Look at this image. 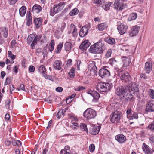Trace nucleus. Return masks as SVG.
Returning <instances> with one entry per match:
<instances>
[{"label":"nucleus","mask_w":154,"mask_h":154,"mask_svg":"<svg viewBox=\"0 0 154 154\" xmlns=\"http://www.w3.org/2000/svg\"><path fill=\"white\" fill-rule=\"evenodd\" d=\"M88 68L90 71L93 72L95 73L97 69L95 65V63L93 61H91L89 62V63L88 65Z\"/></svg>","instance_id":"20"},{"label":"nucleus","mask_w":154,"mask_h":154,"mask_svg":"<svg viewBox=\"0 0 154 154\" xmlns=\"http://www.w3.org/2000/svg\"><path fill=\"white\" fill-rule=\"evenodd\" d=\"M116 140L119 143L122 144L126 140V137L122 134H119L115 136Z\"/></svg>","instance_id":"13"},{"label":"nucleus","mask_w":154,"mask_h":154,"mask_svg":"<svg viewBox=\"0 0 154 154\" xmlns=\"http://www.w3.org/2000/svg\"><path fill=\"white\" fill-rule=\"evenodd\" d=\"M127 26L124 25L123 23H121L117 26V29L119 33L121 35L125 33L128 29Z\"/></svg>","instance_id":"14"},{"label":"nucleus","mask_w":154,"mask_h":154,"mask_svg":"<svg viewBox=\"0 0 154 154\" xmlns=\"http://www.w3.org/2000/svg\"><path fill=\"white\" fill-rule=\"evenodd\" d=\"M96 115V111L91 108L87 109L83 113L84 116L88 119L94 118Z\"/></svg>","instance_id":"6"},{"label":"nucleus","mask_w":154,"mask_h":154,"mask_svg":"<svg viewBox=\"0 0 154 154\" xmlns=\"http://www.w3.org/2000/svg\"><path fill=\"white\" fill-rule=\"evenodd\" d=\"M149 142L151 144H154V136L151 135L149 138Z\"/></svg>","instance_id":"51"},{"label":"nucleus","mask_w":154,"mask_h":154,"mask_svg":"<svg viewBox=\"0 0 154 154\" xmlns=\"http://www.w3.org/2000/svg\"><path fill=\"white\" fill-rule=\"evenodd\" d=\"M89 149L90 152H93L95 149V145L93 144H90L89 147Z\"/></svg>","instance_id":"47"},{"label":"nucleus","mask_w":154,"mask_h":154,"mask_svg":"<svg viewBox=\"0 0 154 154\" xmlns=\"http://www.w3.org/2000/svg\"><path fill=\"white\" fill-rule=\"evenodd\" d=\"M49 12L50 15L51 16H53L55 14H57V13H55L54 11L53 8V10L52 8L51 9L50 11Z\"/></svg>","instance_id":"64"},{"label":"nucleus","mask_w":154,"mask_h":154,"mask_svg":"<svg viewBox=\"0 0 154 154\" xmlns=\"http://www.w3.org/2000/svg\"><path fill=\"white\" fill-rule=\"evenodd\" d=\"M130 88L129 85H127L125 87L123 86H118L116 90V94L119 96L121 99L123 100L128 93V90Z\"/></svg>","instance_id":"2"},{"label":"nucleus","mask_w":154,"mask_h":154,"mask_svg":"<svg viewBox=\"0 0 154 154\" xmlns=\"http://www.w3.org/2000/svg\"><path fill=\"white\" fill-rule=\"evenodd\" d=\"M1 32L3 33V35L5 38H7L8 36V30L6 27H2L1 30Z\"/></svg>","instance_id":"32"},{"label":"nucleus","mask_w":154,"mask_h":154,"mask_svg":"<svg viewBox=\"0 0 154 154\" xmlns=\"http://www.w3.org/2000/svg\"><path fill=\"white\" fill-rule=\"evenodd\" d=\"M106 47L104 43L99 42L91 45L89 50L91 53L101 54L105 50Z\"/></svg>","instance_id":"1"},{"label":"nucleus","mask_w":154,"mask_h":154,"mask_svg":"<svg viewBox=\"0 0 154 154\" xmlns=\"http://www.w3.org/2000/svg\"><path fill=\"white\" fill-rule=\"evenodd\" d=\"M149 94L151 98L154 99V90L153 89L149 90Z\"/></svg>","instance_id":"48"},{"label":"nucleus","mask_w":154,"mask_h":154,"mask_svg":"<svg viewBox=\"0 0 154 154\" xmlns=\"http://www.w3.org/2000/svg\"><path fill=\"white\" fill-rule=\"evenodd\" d=\"M112 4V3L111 2L106 3L105 5H103L102 7L106 11H108L109 10L110 7Z\"/></svg>","instance_id":"43"},{"label":"nucleus","mask_w":154,"mask_h":154,"mask_svg":"<svg viewBox=\"0 0 154 154\" xmlns=\"http://www.w3.org/2000/svg\"><path fill=\"white\" fill-rule=\"evenodd\" d=\"M26 8L24 6H22L19 9V13L20 16L23 17L26 12Z\"/></svg>","instance_id":"30"},{"label":"nucleus","mask_w":154,"mask_h":154,"mask_svg":"<svg viewBox=\"0 0 154 154\" xmlns=\"http://www.w3.org/2000/svg\"><path fill=\"white\" fill-rule=\"evenodd\" d=\"M98 73L99 76L102 78H106L110 75L109 71L105 69L104 67L99 70Z\"/></svg>","instance_id":"8"},{"label":"nucleus","mask_w":154,"mask_h":154,"mask_svg":"<svg viewBox=\"0 0 154 154\" xmlns=\"http://www.w3.org/2000/svg\"><path fill=\"white\" fill-rule=\"evenodd\" d=\"M106 41L108 43L111 45H114L116 43V41L115 39L111 37L107 38Z\"/></svg>","instance_id":"44"},{"label":"nucleus","mask_w":154,"mask_h":154,"mask_svg":"<svg viewBox=\"0 0 154 154\" xmlns=\"http://www.w3.org/2000/svg\"><path fill=\"white\" fill-rule=\"evenodd\" d=\"M123 64L122 68L125 69L126 67L128 66L131 63V60L129 57H126L124 56H122L121 58Z\"/></svg>","instance_id":"11"},{"label":"nucleus","mask_w":154,"mask_h":154,"mask_svg":"<svg viewBox=\"0 0 154 154\" xmlns=\"http://www.w3.org/2000/svg\"><path fill=\"white\" fill-rule=\"evenodd\" d=\"M69 118L71 120V122H77L78 119L77 117L73 114H69Z\"/></svg>","instance_id":"35"},{"label":"nucleus","mask_w":154,"mask_h":154,"mask_svg":"<svg viewBox=\"0 0 154 154\" xmlns=\"http://www.w3.org/2000/svg\"><path fill=\"white\" fill-rule=\"evenodd\" d=\"M60 25V27H59L58 29L59 31H60L62 32L63 31L66 27V23L65 22H62L61 23Z\"/></svg>","instance_id":"45"},{"label":"nucleus","mask_w":154,"mask_h":154,"mask_svg":"<svg viewBox=\"0 0 154 154\" xmlns=\"http://www.w3.org/2000/svg\"><path fill=\"white\" fill-rule=\"evenodd\" d=\"M129 86L130 88L128 90V92L131 94H135L136 97L139 99H140V94L139 92L138 85L134 82H132L131 83V86Z\"/></svg>","instance_id":"3"},{"label":"nucleus","mask_w":154,"mask_h":154,"mask_svg":"<svg viewBox=\"0 0 154 154\" xmlns=\"http://www.w3.org/2000/svg\"><path fill=\"white\" fill-rule=\"evenodd\" d=\"M111 52L110 50L108 51L105 54L106 57L108 58L111 56Z\"/></svg>","instance_id":"61"},{"label":"nucleus","mask_w":154,"mask_h":154,"mask_svg":"<svg viewBox=\"0 0 154 154\" xmlns=\"http://www.w3.org/2000/svg\"><path fill=\"white\" fill-rule=\"evenodd\" d=\"M55 90L57 92H61L63 91V88L61 87H57L56 88Z\"/></svg>","instance_id":"62"},{"label":"nucleus","mask_w":154,"mask_h":154,"mask_svg":"<svg viewBox=\"0 0 154 154\" xmlns=\"http://www.w3.org/2000/svg\"><path fill=\"white\" fill-rule=\"evenodd\" d=\"M140 77L144 79H147V77L146 75L144 73H141L140 74Z\"/></svg>","instance_id":"63"},{"label":"nucleus","mask_w":154,"mask_h":154,"mask_svg":"<svg viewBox=\"0 0 154 154\" xmlns=\"http://www.w3.org/2000/svg\"><path fill=\"white\" fill-rule=\"evenodd\" d=\"M34 35V39L31 44V48L32 49H35V46L37 44V42L40 40L41 38V37L40 35H37L35 36V35Z\"/></svg>","instance_id":"22"},{"label":"nucleus","mask_w":154,"mask_h":154,"mask_svg":"<svg viewBox=\"0 0 154 154\" xmlns=\"http://www.w3.org/2000/svg\"><path fill=\"white\" fill-rule=\"evenodd\" d=\"M142 148L145 154H152L153 153V150L144 143L143 144Z\"/></svg>","instance_id":"15"},{"label":"nucleus","mask_w":154,"mask_h":154,"mask_svg":"<svg viewBox=\"0 0 154 154\" xmlns=\"http://www.w3.org/2000/svg\"><path fill=\"white\" fill-rule=\"evenodd\" d=\"M122 112L116 110L112 112L110 116V120L113 123L116 124L120 123Z\"/></svg>","instance_id":"5"},{"label":"nucleus","mask_w":154,"mask_h":154,"mask_svg":"<svg viewBox=\"0 0 154 154\" xmlns=\"http://www.w3.org/2000/svg\"><path fill=\"white\" fill-rule=\"evenodd\" d=\"M138 118V114L136 112H133L131 115L129 116L128 119L129 120H133L134 119H137Z\"/></svg>","instance_id":"37"},{"label":"nucleus","mask_w":154,"mask_h":154,"mask_svg":"<svg viewBox=\"0 0 154 154\" xmlns=\"http://www.w3.org/2000/svg\"><path fill=\"white\" fill-rule=\"evenodd\" d=\"M32 17L31 15V14L30 11H27L26 15V25L28 26H30L31 24H32Z\"/></svg>","instance_id":"21"},{"label":"nucleus","mask_w":154,"mask_h":154,"mask_svg":"<svg viewBox=\"0 0 154 154\" xmlns=\"http://www.w3.org/2000/svg\"><path fill=\"white\" fill-rule=\"evenodd\" d=\"M130 77L128 73H124L120 77L121 80L127 82L129 81Z\"/></svg>","instance_id":"29"},{"label":"nucleus","mask_w":154,"mask_h":154,"mask_svg":"<svg viewBox=\"0 0 154 154\" xmlns=\"http://www.w3.org/2000/svg\"><path fill=\"white\" fill-rule=\"evenodd\" d=\"M88 31V28L87 26H83L81 29L79 35L81 37H83L85 36L87 34Z\"/></svg>","instance_id":"18"},{"label":"nucleus","mask_w":154,"mask_h":154,"mask_svg":"<svg viewBox=\"0 0 154 154\" xmlns=\"http://www.w3.org/2000/svg\"><path fill=\"white\" fill-rule=\"evenodd\" d=\"M11 82V79L10 78L7 77L4 83L5 85H8Z\"/></svg>","instance_id":"56"},{"label":"nucleus","mask_w":154,"mask_h":154,"mask_svg":"<svg viewBox=\"0 0 154 154\" xmlns=\"http://www.w3.org/2000/svg\"><path fill=\"white\" fill-rule=\"evenodd\" d=\"M29 71L31 72H33L35 71V68L33 66L31 65L29 66Z\"/></svg>","instance_id":"59"},{"label":"nucleus","mask_w":154,"mask_h":154,"mask_svg":"<svg viewBox=\"0 0 154 154\" xmlns=\"http://www.w3.org/2000/svg\"><path fill=\"white\" fill-rule=\"evenodd\" d=\"M63 111L62 109L60 110L57 113L56 115L57 117L58 118H60L63 114Z\"/></svg>","instance_id":"49"},{"label":"nucleus","mask_w":154,"mask_h":154,"mask_svg":"<svg viewBox=\"0 0 154 154\" xmlns=\"http://www.w3.org/2000/svg\"><path fill=\"white\" fill-rule=\"evenodd\" d=\"M90 43L88 40H85L83 42L79 47L80 49L82 51L86 50L89 47Z\"/></svg>","instance_id":"17"},{"label":"nucleus","mask_w":154,"mask_h":154,"mask_svg":"<svg viewBox=\"0 0 154 154\" xmlns=\"http://www.w3.org/2000/svg\"><path fill=\"white\" fill-rule=\"evenodd\" d=\"M153 100L149 101L146 106V111L148 112L154 111V104Z\"/></svg>","instance_id":"19"},{"label":"nucleus","mask_w":154,"mask_h":154,"mask_svg":"<svg viewBox=\"0 0 154 154\" xmlns=\"http://www.w3.org/2000/svg\"><path fill=\"white\" fill-rule=\"evenodd\" d=\"M60 154H70V153L65 149H62L60 152Z\"/></svg>","instance_id":"58"},{"label":"nucleus","mask_w":154,"mask_h":154,"mask_svg":"<svg viewBox=\"0 0 154 154\" xmlns=\"http://www.w3.org/2000/svg\"><path fill=\"white\" fill-rule=\"evenodd\" d=\"M17 90L18 91L20 90L25 91V88L24 85L23 84H21L20 86L18 87Z\"/></svg>","instance_id":"54"},{"label":"nucleus","mask_w":154,"mask_h":154,"mask_svg":"<svg viewBox=\"0 0 154 154\" xmlns=\"http://www.w3.org/2000/svg\"><path fill=\"white\" fill-rule=\"evenodd\" d=\"M94 3L97 4V6H99L103 3L105 2L104 0H94Z\"/></svg>","instance_id":"46"},{"label":"nucleus","mask_w":154,"mask_h":154,"mask_svg":"<svg viewBox=\"0 0 154 154\" xmlns=\"http://www.w3.org/2000/svg\"><path fill=\"white\" fill-rule=\"evenodd\" d=\"M62 62L60 60H57L55 61L53 65V67L55 70H59L61 69Z\"/></svg>","instance_id":"23"},{"label":"nucleus","mask_w":154,"mask_h":154,"mask_svg":"<svg viewBox=\"0 0 154 154\" xmlns=\"http://www.w3.org/2000/svg\"><path fill=\"white\" fill-rule=\"evenodd\" d=\"M107 28V24L106 23H102L98 25V29L100 31H103Z\"/></svg>","instance_id":"33"},{"label":"nucleus","mask_w":154,"mask_h":154,"mask_svg":"<svg viewBox=\"0 0 154 154\" xmlns=\"http://www.w3.org/2000/svg\"><path fill=\"white\" fill-rule=\"evenodd\" d=\"M42 10V8L39 5L35 4L34 5L32 8L31 11L34 13H38Z\"/></svg>","instance_id":"27"},{"label":"nucleus","mask_w":154,"mask_h":154,"mask_svg":"<svg viewBox=\"0 0 154 154\" xmlns=\"http://www.w3.org/2000/svg\"><path fill=\"white\" fill-rule=\"evenodd\" d=\"M8 57H11L13 60L16 57V56L14 55H12V52L10 51H8Z\"/></svg>","instance_id":"50"},{"label":"nucleus","mask_w":154,"mask_h":154,"mask_svg":"<svg viewBox=\"0 0 154 154\" xmlns=\"http://www.w3.org/2000/svg\"><path fill=\"white\" fill-rule=\"evenodd\" d=\"M78 9L75 8L72 10L69 13V15L70 16H73L76 15L79 13Z\"/></svg>","instance_id":"40"},{"label":"nucleus","mask_w":154,"mask_h":154,"mask_svg":"<svg viewBox=\"0 0 154 154\" xmlns=\"http://www.w3.org/2000/svg\"><path fill=\"white\" fill-rule=\"evenodd\" d=\"M55 46V42L54 39L52 40L49 45V46L54 47Z\"/></svg>","instance_id":"60"},{"label":"nucleus","mask_w":154,"mask_h":154,"mask_svg":"<svg viewBox=\"0 0 154 154\" xmlns=\"http://www.w3.org/2000/svg\"><path fill=\"white\" fill-rule=\"evenodd\" d=\"M10 103V100L9 99H7L5 103V106L6 108L7 109L9 108V104Z\"/></svg>","instance_id":"53"},{"label":"nucleus","mask_w":154,"mask_h":154,"mask_svg":"<svg viewBox=\"0 0 154 154\" xmlns=\"http://www.w3.org/2000/svg\"><path fill=\"white\" fill-rule=\"evenodd\" d=\"M126 6L123 2V0H115L113 5V8L119 11H121Z\"/></svg>","instance_id":"7"},{"label":"nucleus","mask_w":154,"mask_h":154,"mask_svg":"<svg viewBox=\"0 0 154 154\" xmlns=\"http://www.w3.org/2000/svg\"><path fill=\"white\" fill-rule=\"evenodd\" d=\"M68 33L69 34H72V37L74 38H76L77 37L78 35L77 29L74 24H71Z\"/></svg>","instance_id":"9"},{"label":"nucleus","mask_w":154,"mask_h":154,"mask_svg":"<svg viewBox=\"0 0 154 154\" xmlns=\"http://www.w3.org/2000/svg\"><path fill=\"white\" fill-rule=\"evenodd\" d=\"M63 46V43H60L57 46L56 50L55 52L57 54H58L60 53Z\"/></svg>","instance_id":"39"},{"label":"nucleus","mask_w":154,"mask_h":154,"mask_svg":"<svg viewBox=\"0 0 154 154\" xmlns=\"http://www.w3.org/2000/svg\"><path fill=\"white\" fill-rule=\"evenodd\" d=\"M135 98L131 94H128V93L125 97L123 101L125 102L128 101H130L131 102H133L134 101Z\"/></svg>","instance_id":"28"},{"label":"nucleus","mask_w":154,"mask_h":154,"mask_svg":"<svg viewBox=\"0 0 154 154\" xmlns=\"http://www.w3.org/2000/svg\"><path fill=\"white\" fill-rule=\"evenodd\" d=\"M34 37V35L33 34L29 35L28 37L27 41L28 44H30L32 42Z\"/></svg>","instance_id":"42"},{"label":"nucleus","mask_w":154,"mask_h":154,"mask_svg":"<svg viewBox=\"0 0 154 154\" xmlns=\"http://www.w3.org/2000/svg\"><path fill=\"white\" fill-rule=\"evenodd\" d=\"M43 20V19L41 17L34 18V22L37 28H39L42 25Z\"/></svg>","instance_id":"25"},{"label":"nucleus","mask_w":154,"mask_h":154,"mask_svg":"<svg viewBox=\"0 0 154 154\" xmlns=\"http://www.w3.org/2000/svg\"><path fill=\"white\" fill-rule=\"evenodd\" d=\"M111 88V86L109 83L103 82L98 83L97 85L96 89L99 92H106L109 91Z\"/></svg>","instance_id":"4"},{"label":"nucleus","mask_w":154,"mask_h":154,"mask_svg":"<svg viewBox=\"0 0 154 154\" xmlns=\"http://www.w3.org/2000/svg\"><path fill=\"white\" fill-rule=\"evenodd\" d=\"M81 63V60H78L76 61L77 69L78 70H80V65Z\"/></svg>","instance_id":"55"},{"label":"nucleus","mask_w":154,"mask_h":154,"mask_svg":"<svg viewBox=\"0 0 154 154\" xmlns=\"http://www.w3.org/2000/svg\"><path fill=\"white\" fill-rule=\"evenodd\" d=\"M140 28V26H135L133 27L130 31V36L133 37L136 35L138 33L139 29Z\"/></svg>","instance_id":"16"},{"label":"nucleus","mask_w":154,"mask_h":154,"mask_svg":"<svg viewBox=\"0 0 154 154\" xmlns=\"http://www.w3.org/2000/svg\"><path fill=\"white\" fill-rule=\"evenodd\" d=\"M152 64L151 63L146 62L145 63L144 70L147 74H149L152 70Z\"/></svg>","instance_id":"24"},{"label":"nucleus","mask_w":154,"mask_h":154,"mask_svg":"<svg viewBox=\"0 0 154 154\" xmlns=\"http://www.w3.org/2000/svg\"><path fill=\"white\" fill-rule=\"evenodd\" d=\"M137 17V14L135 13H132L129 15L128 20L129 21L134 20L136 19Z\"/></svg>","instance_id":"34"},{"label":"nucleus","mask_w":154,"mask_h":154,"mask_svg":"<svg viewBox=\"0 0 154 154\" xmlns=\"http://www.w3.org/2000/svg\"><path fill=\"white\" fill-rule=\"evenodd\" d=\"M65 3L60 2L57 5H55L54 6V11L55 13H58L64 7Z\"/></svg>","instance_id":"12"},{"label":"nucleus","mask_w":154,"mask_h":154,"mask_svg":"<svg viewBox=\"0 0 154 154\" xmlns=\"http://www.w3.org/2000/svg\"><path fill=\"white\" fill-rule=\"evenodd\" d=\"M80 129L82 131H85L87 133H88V131L86 124L82 123L80 126Z\"/></svg>","instance_id":"38"},{"label":"nucleus","mask_w":154,"mask_h":154,"mask_svg":"<svg viewBox=\"0 0 154 154\" xmlns=\"http://www.w3.org/2000/svg\"><path fill=\"white\" fill-rule=\"evenodd\" d=\"M65 50L66 51H69L71 49L72 44L70 42H67L64 45Z\"/></svg>","instance_id":"31"},{"label":"nucleus","mask_w":154,"mask_h":154,"mask_svg":"<svg viewBox=\"0 0 154 154\" xmlns=\"http://www.w3.org/2000/svg\"><path fill=\"white\" fill-rule=\"evenodd\" d=\"M39 72L42 74V75H46V70L45 66L44 65L40 66L38 69Z\"/></svg>","instance_id":"36"},{"label":"nucleus","mask_w":154,"mask_h":154,"mask_svg":"<svg viewBox=\"0 0 154 154\" xmlns=\"http://www.w3.org/2000/svg\"><path fill=\"white\" fill-rule=\"evenodd\" d=\"M87 93L93 97V101L97 102L100 97V95L97 92L95 91L89 90L87 91Z\"/></svg>","instance_id":"10"},{"label":"nucleus","mask_w":154,"mask_h":154,"mask_svg":"<svg viewBox=\"0 0 154 154\" xmlns=\"http://www.w3.org/2000/svg\"><path fill=\"white\" fill-rule=\"evenodd\" d=\"M132 113L131 109L128 108L126 111V113L127 114V116L128 118L129 117V116H130L131 115Z\"/></svg>","instance_id":"57"},{"label":"nucleus","mask_w":154,"mask_h":154,"mask_svg":"<svg viewBox=\"0 0 154 154\" xmlns=\"http://www.w3.org/2000/svg\"><path fill=\"white\" fill-rule=\"evenodd\" d=\"M100 129L99 126H94L91 129L90 133L93 135H95L98 133Z\"/></svg>","instance_id":"26"},{"label":"nucleus","mask_w":154,"mask_h":154,"mask_svg":"<svg viewBox=\"0 0 154 154\" xmlns=\"http://www.w3.org/2000/svg\"><path fill=\"white\" fill-rule=\"evenodd\" d=\"M147 130H150L152 132H154V122H152L146 127Z\"/></svg>","instance_id":"41"},{"label":"nucleus","mask_w":154,"mask_h":154,"mask_svg":"<svg viewBox=\"0 0 154 154\" xmlns=\"http://www.w3.org/2000/svg\"><path fill=\"white\" fill-rule=\"evenodd\" d=\"M72 60L69 59L67 60L66 61V65L68 67H70L72 65Z\"/></svg>","instance_id":"52"}]
</instances>
